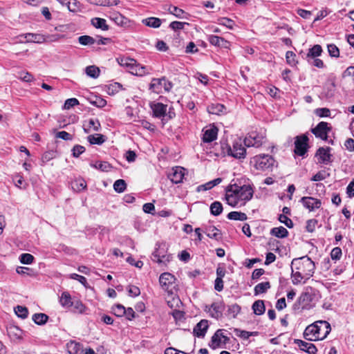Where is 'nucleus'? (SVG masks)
I'll list each match as a JSON object with an SVG mask.
<instances>
[{
  "label": "nucleus",
  "instance_id": "1",
  "mask_svg": "<svg viewBox=\"0 0 354 354\" xmlns=\"http://www.w3.org/2000/svg\"><path fill=\"white\" fill-rule=\"evenodd\" d=\"M253 193L254 191L250 185H230L226 189L225 199L227 204L232 207L244 205L252 198Z\"/></svg>",
  "mask_w": 354,
  "mask_h": 354
},
{
  "label": "nucleus",
  "instance_id": "2",
  "mask_svg": "<svg viewBox=\"0 0 354 354\" xmlns=\"http://www.w3.org/2000/svg\"><path fill=\"white\" fill-rule=\"evenodd\" d=\"M331 327L328 322L319 320L306 328L304 337L309 341L322 340L328 336Z\"/></svg>",
  "mask_w": 354,
  "mask_h": 354
},
{
  "label": "nucleus",
  "instance_id": "3",
  "mask_svg": "<svg viewBox=\"0 0 354 354\" xmlns=\"http://www.w3.org/2000/svg\"><path fill=\"white\" fill-rule=\"evenodd\" d=\"M291 268L299 270L302 274H304L306 279H308L314 274L315 265L310 258L304 256L294 259L291 262Z\"/></svg>",
  "mask_w": 354,
  "mask_h": 354
},
{
  "label": "nucleus",
  "instance_id": "4",
  "mask_svg": "<svg viewBox=\"0 0 354 354\" xmlns=\"http://www.w3.org/2000/svg\"><path fill=\"white\" fill-rule=\"evenodd\" d=\"M118 64L129 69V71L135 75L142 76L147 73V68L145 66H142L138 64L134 59L122 57L117 59Z\"/></svg>",
  "mask_w": 354,
  "mask_h": 354
},
{
  "label": "nucleus",
  "instance_id": "5",
  "mask_svg": "<svg viewBox=\"0 0 354 354\" xmlns=\"http://www.w3.org/2000/svg\"><path fill=\"white\" fill-rule=\"evenodd\" d=\"M252 162L257 169L262 171L272 169L275 163L274 159L267 154L255 156Z\"/></svg>",
  "mask_w": 354,
  "mask_h": 354
},
{
  "label": "nucleus",
  "instance_id": "6",
  "mask_svg": "<svg viewBox=\"0 0 354 354\" xmlns=\"http://www.w3.org/2000/svg\"><path fill=\"white\" fill-rule=\"evenodd\" d=\"M172 83L165 77L154 78L150 84V89L156 93H162L163 91L169 92L172 88Z\"/></svg>",
  "mask_w": 354,
  "mask_h": 354
},
{
  "label": "nucleus",
  "instance_id": "7",
  "mask_svg": "<svg viewBox=\"0 0 354 354\" xmlns=\"http://www.w3.org/2000/svg\"><path fill=\"white\" fill-rule=\"evenodd\" d=\"M266 142V137L257 132L249 133L243 140L244 145L247 147L259 148Z\"/></svg>",
  "mask_w": 354,
  "mask_h": 354
},
{
  "label": "nucleus",
  "instance_id": "8",
  "mask_svg": "<svg viewBox=\"0 0 354 354\" xmlns=\"http://www.w3.org/2000/svg\"><path fill=\"white\" fill-rule=\"evenodd\" d=\"M227 152L228 155L238 159L245 158L246 155V149L240 139L234 140L232 147L227 146Z\"/></svg>",
  "mask_w": 354,
  "mask_h": 354
},
{
  "label": "nucleus",
  "instance_id": "9",
  "mask_svg": "<svg viewBox=\"0 0 354 354\" xmlns=\"http://www.w3.org/2000/svg\"><path fill=\"white\" fill-rule=\"evenodd\" d=\"M175 280V277L169 272H164L161 274L159 278V282L161 288L169 295L173 294L172 290L174 288Z\"/></svg>",
  "mask_w": 354,
  "mask_h": 354
},
{
  "label": "nucleus",
  "instance_id": "10",
  "mask_svg": "<svg viewBox=\"0 0 354 354\" xmlns=\"http://www.w3.org/2000/svg\"><path fill=\"white\" fill-rule=\"evenodd\" d=\"M225 310V304L223 301L213 302L209 306H205V310L209 313L210 316L216 319L223 316V312Z\"/></svg>",
  "mask_w": 354,
  "mask_h": 354
},
{
  "label": "nucleus",
  "instance_id": "11",
  "mask_svg": "<svg viewBox=\"0 0 354 354\" xmlns=\"http://www.w3.org/2000/svg\"><path fill=\"white\" fill-rule=\"evenodd\" d=\"M308 138L306 135L298 136L295 141V153L298 156H304L308 149Z\"/></svg>",
  "mask_w": 354,
  "mask_h": 354
},
{
  "label": "nucleus",
  "instance_id": "12",
  "mask_svg": "<svg viewBox=\"0 0 354 354\" xmlns=\"http://www.w3.org/2000/svg\"><path fill=\"white\" fill-rule=\"evenodd\" d=\"M171 259V255L167 254L165 248H161L160 245L156 248L151 256V260L158 264H166L170 261Z\"/></svg>",
  "mask_w": 354,
  "mask_h": 354
},
{
  "label": "nucleus",
  "instance_id": "13",
  "mask_svg": "<svg viewBox=\"0 0 354 354\" xmlns=\"http://www.w3.org/2000/svg\"><path fill=\"white\" fill-rule=\"evenodd\" d=\"M17 39H19L17 41L19 43L35 42L41 44L46 41V38L44 35L35 33L22 34L19 35Z\"/></svg>",
  "mask_w": 354,
  "mask_h": 354
},
{
  "label": "nucleus",
  "instance_id": "14",
  "mask_svg": "<svg viewBox=\"0 0 354 354\" xmlns=\"http://www.w3.org/2000/svg\"><path fill=\"white\" fill-rule=\"evenodd\" d=\"M331 127L328 126V124L326 122H320L313 129H312V133L317 137L323 140H326L328 138V133L330 131Z\"/></svg>",
  "mask_w": 354,
  "mask_h": 354
},
{
  "label": "nucleus",
  "instance_id": "15",
  "mask_svg": "<svg viewBox=\"0 0 354 354\" xmlns=\"http://www.w3.org/2000/svg\"><path fill=\"white\" fill-rule=\"evenodd\" d=\"M330 147H319L315 156L318 159V162L323 165H328L332 162V154L330 153Z\"/></svg>",
  "mask_w": 354,
  "mask_h": 354
},
{
  "label": "nucleus",
  "instance_id": "16",
  "mask_svg": "<svg viewBox=\"0 0 354 354\" xmlns=\"http://www.w3.org/2000/svg\"><path fill=\"white\" fill-rule=\"evenodd\" d=\"M229 337L223 335V330L218 329L212 337V340L211 343L209 344V346L213 349H215L221 346L222 344H225L229 342Z\"/></svg>",
  "mask_w": 354,
  "mask_h": 354
},
{
  "label": "nucleus",
  "instance_id": "17",
  "mask_svg": "<svg viewBox=\"0 0 354 354\" xmlns=\"http://www.w3.org/2000/svg\"><path fill=\"white\" fill-rule=\"evenodd\" d=\"M300 201L304 207L310 212L319 209L322 205L320 200L310 196H304Z\"/></svg>",
  "mask_w": 354,
  "mask_h": 354
},
{
  "label": "nucleus",
  "instance_id": "18",
  "mask_svg": "<svg viewBox=\"0 0 354 354\" xmlns=\"http://www.w3.org/2000/svg\"><path fill=\"white\" fill-rule=\"evenodd\" d=\"M185 169L181 167H173L168 174V178L170 180L175 184L182 182Z\"/></svg>",
  "mask_w": 354,
  "mask_h": 354
},
{
  "label": "nucleus",
  "instance_id": "19",
  "mask_svg": "<svg viewBox=\"0 0 354 354\" xmlns=\"http://www.w3.org/2000/svg\"><path fill=\"white\" fill-rule=\"evenodd\" d=\"M203 141L204 142H211L217 138L218 129L214 125L203 129Z\"/></svg>",
  "mask_w": 354,
  "mask_h": 354
},
{
  "label": "nucleus",
  "instance_id": "20",
  "mask_svg": "<svg viewBox=\"0 0 354 354\" xmlns=\"http://www.w3.org/2000/svg\"><path fill=\"white\" fill-rule=\"evenodd\" d=\"M151 108L154 117L160 118L166 115L167 105L160 102H153L151 104Z\"/></svg>",
  "mask_w": 354,
  "mask_h": 354
},
{
  "label": "nucleus",
  "instance_id": "21",
  "mask_svg": "<svg viewBox=\"0 0 354 354\" xmlns=\"http://www.w3.org/2000/svg\"><path fill=\"white\" fill-rule=\"evenodd\" d=\"M207 39L212 45H214L215 46H218L224 48H229L230 46V44L228 41L218 36L211 35L208 36Z\"/></svg>",
  "mask_w": 354,
  "mask_h": 354
},
{
  "label": "nucleus",
  "instance_id": "22",
  "mask_svg": "<svg viewBox=\"0 0 354 354\" xmlns=\"http://www.w3.org/2000/svg\"><path fill=\"white\" fill-rule=\"evenodd\" d=\"M208 326V322L205 319H202L194 328V335L198 337H203L206 333Z\"/></svg>",
  "mask_w": 354,
  "mask_h": 354
},
{
  "label": "nucleus",
  "instance_id": "23",
  "mask_svg": "<svg viewBox=\"0 0 354 354\" xmlns=\"http://www.w3.org/2000/svg\"><path fill=\"white\" fill-rule=\"evenodd\" d=\"M296 344L298 345L301 350L306 351L309 354H315L317 351L316 346L313 343L297 339Z\"/></svg>",
  "mask_w": 354,
  "mask_h": 354
},
{
  "label": "nucleus",
  "instance_id": "24",
  "mask_svg": "<svg viewBox=\"0 0 354 354\" xmlns=\"http://www.w3.org/2000/svg\"><path fill=\"white\" fill-rule=\"evenodd\" d=\"M204 232L210 239H214L215 240H219L221 239V231L213 225L206 226L205 227Z\"/></svg>",
  "mask_w": 354,
  "mask_h": 354
},
{
  "label": "nucleus",
  "instance_id": "25",
  "mask_svg": "<svg viewBox=\"0 0 354 354\" xmlns=\"http://www.w3.org/2000/svg\"><path fill=\"white\" fill-rule=\"evenodd\" d=\"M322 53V46L319 44L314 45L312 48L308 50L306 54V59L307 62H310L312 59L317 58L321 55Z\"/></svg>",
  "mask_w": 354,
  "mask_h": 354
},
{
  "label": "nucleus",
  "instance_id": "26",
  "mask_svg": "<svg viewBox=\"0 0 354 354\" xmlns=\"http://www.w3.org/2000/svg\"><path fill=\"white\" fill-rule=\"evenodd\" d=\"M111 19L113 20L117 25L122 27L128 26L129 19L118 12H113L110 17Z\"/></svg>",
  "mask_w": 354,
  "mask_h": 354
},
{
  "label": "nucleus",
  "instance_id": "27",
  "mask_svg": "<svg viewBox=\"0 0 354 354\" xmlns=\"http://www.w3.org/2000/svg\"><path fill=\"white\" fill-rule=\"evenodd\" d=\"M73 298L68 292H64L59 299L60 304L65 308H69L72 306Z\"/></svg>",
  "mask_w": 354,
  "mask_h": 354
},
{
  "label": "nucleus",
  "instance_id": "28",
  "mask_svg": "<svg viewBox=\"0 0 354 354\" xmlns=\"http://www.w3.org/2000/svg\"><path fill=\"white\" fill-rule=\"evenodd\" d=\"M311 295L308 292L302 293L298 299L299 304L301 306V309L309 308V302L311 301Z\"/></svg>",
  "mask_w": 354,
  "mask_h": 354
},
{
  "label": "nucleus",
  "instance_id": "29",
  "mask_svg": "<svg viewBox=\"0 0 354 354\" xmlns=\"http://www.w3.org/2000/svg\"><path fill=\"white\" fill-rule=\"evenodd\" d=\"M91 24L96 28H100L102 30H109V26L104 19L95 17L91 19Z\"/></svg>",
  "mask_w": 354,
  "mask_h": 354
},
{
  "label": "nucleus",
  "instance_id": "30",
  "mask_svg": "<svg viewBox=\"0 0 354 354\" xmlns=\"http://www.w3.org/2000/svg\"><path fill=\"white\" fill-rule=\"evenodd\" d=\"M207 110L211 114L219 115L225 113L226 108L221 104H212L207 107Z\"/></svg>",
  "mask_w": 354,
  "mask_h": 354
},
{
  "label": "nucleus",
  "instance_id": "31",
  "mask_svg": "<svg viewBox=\"0 0 354 354\" xmlns=\"http://www.w3.org/2000/svg\"><path fill=\"white\" fill-rule=\"evenodd\" d=\"M252 308L257 315H261L265 313L266 308L263 300H257L252 304Z\"/></svg>",
  "mask_w": 354,
  "mask_h": 354
},
{
  "label": "nucleus",
  "instance_id": "32",
  "mask_svg": "<svg viewBox=\"0 0 354 354\" xmlns=\"http://www.w3.org/2000/svg\"><path fill=\"white\" fill-rule=\"evenodd\" d=\"M270 234L277 238L283 239L288 236V232L285 227L280 226L273 227L270 231Z\"/></svg>",
  "mask_w": 354,
  "mask_h": 354
},
{
  "label": "nucleus",
  "instance_id": "33",
  "mask_svg": "<svg viewBox=\"0 0 354 354\" xmlns=\"http://www.w3.org/2000/svg\"><path fill=\"white\" fill-rule=\"evenodd\" d=\"M142 23L147 26L157 28L161 25V19L157 17H148L143 19Z\"/></svg>",
  "mask_w": 354,
  "mask_h": 354
},
{
  "label": "nucleus",
  "instance_id": "34",
  "mask_svg": "<svg viewBox=\"0 0 354 354\" xmlns=\"http://www.w3.org/2000/svg\"><path fill=\"white\" fill-rule=\"evenodd\" d=\"M71 308H73L72 310L73 313L79 314L84 313L86 309V307L82 302L80 299L75 298H73V301Z\"/></svg>",
  "mask_w": 354,
  "mask_h": 354
},
{
  "label": "nucleus",
  "instance_id": "35",
  "mask_svg": "<svg viewBox=\"0 0 354 354\" xmlns=\"http://www.w3.org/2000/svg\"><path fill=\"white\" fill-rule=\"evenodd\" d=\"M292 281L294 285H297L301 282L303 279H306L304 274H302L299 270L291 268Z\"/></svg>",
  "mask_w": 354,
  "mask_h": 354
},
{
  "label": "nucleus",
  "instance_id": "36",
  "mask_svg": "<svg viewBox=\"0 0 354 354\" xmlns=\"http://www.w3.org/2000/svg\"><path fill=\"white\" fill-rule=\"evenodd\" d=\"M227 217L230 220H234V221H246L248 218V216L246 214L241 212H231L227 215Z\"/></svg>",
  "mask_w": 354,
  "mask_h": 354
},
{
  "label": "nucleus",
  "instance_id": "37",
  "mask_svg": "<svg viewBox=\"0 0 354 354\" xmlns=\"http://www.w3.org/2000/svg\"><path fill=\"white\" fill-rule=\"evenodd\" d=\"M86 74L93 79H96L99 77L100 73V70L98 67L95 65L88 66L85 68Z\"/></svg>",
  "mask_w": 354,
  "mask_h": 354
},
{
  "label": "nucleus",
  "instance_id": "38",
  "mask_svg": "<svg viewBox=\"0 0 354 354\" xmlns=\"http://www.w3.org/2000/svg\"><path fill=\"white\" fill-rule=\"evenodd\" d=\"M270 288V283L268 281L259 283L255 286L254 292V295H257L266 292Z\"/></svg>",
  "mask_w": 354,
  "mask_h": 354
},
{
  "label": "nucleus",
  "instance_id": "39",
  "mask_svg": "<svg viewBox=\"0 0 354 354\" xmlns=\"http://www.w3.org/2000/svg\"><path fill=\"white\" fill-rule=\"evenodd\" d=\"M88 140L92 145H102L105 142V138L103 135L97 133L88 136Z\"/></svg>",
  "mask_w": 354,
  "mask_h": 354
},
{
  "label": "nucleus",
  "instance_id": "40",
  "mask_svg": "<svg viewBox=\"0 0 354 354\" xmlns=\"http://www.w3.org/2000/svg\"><path fill=\"white\" fill-rule=\"evenodd\" d=\"M71 187L75 192H80L86 187V183L83 179H77L71 183Z\"/></svg>",
  "mask_w": 354,
  "mask_h": 354
},
{
  "label": "nucleus",
  "instance_id": "41",
  "mask_svg": "<svg viewBox=\"0 0 354 354\" xmlns=\"http://www.w3.org/2000/svg\"><path fill=\"white\" fill-rule=\"evenodd\" d=\"M48 316L44 313H35L32 315V320L37 325H43L48 321Z\"/></svg>",
  "mask_w": 354,
  "mask_h": 354
},
{
  "label": "nucleus",
  "instance_id": "42",
  "mask_svg": "<svg viewBox=\"0 0 354 354\" xmlns=\"http://www.w3.org/2000/svg\"><path fill=\"white\" fill-rule=\"evenodd\" d=\"M223 212V205L218 201H214L210 205V212L214 216H218Z\"/></svg>",
  "mask_w": 354,
  "mask_h": 354
},
{
  "label": "nucleus",
  "instance_id": "43",
  "mask_svg": "<svg viewBox=\"0 0 354 354\" xmlns=\"http://www.w3.org/2000/svg\"><path fill=\"white\" fill-rule=\"evenodd\" d=\"M78 41L81 45L83 46H91L96 42V40L88 35H82L79 37Z\"/></svg>",
  "mask_w": 354,
  "mask_h": 354
},
{
  "label": "nucleus",
  "instance_id": "44",
  "mask_svg": "<svg viewBox=\"0 0 354 354\" xmlns=\"http://www.w3.org/2000/svg\"><path fill=\"white\" fill-rule=\"evenodd\" d=\"M127 187L125 181L122 179L117 180L113 184L114 190L118 193L123 192Z\"/></svg>",
  "mask_w": 354,
  "mask_h": 354
},
{
  "label": "nucleus",
  "instance_id": "45",
  "mask_svg": "<svg viewBox=\"0 0 354 354\" xmlns=\"http://www.w3.org/2000/svg\"><path fill=\"white\" fill-rule=\"evenodd\" d=\"M15 314L22 319L26 318L28 315V310L26 307L22 306H17L15 308Z\"/></svg>",
  "mask_w": 354,
  "mask_h": 354
},
{
  "label": "nucleus",
  "instance_id": "46",
  "mask_svg": "<svg viewBox=\"0 0 354 354\" xmlns=\"http://www.w3.org/2000/svg\"><path fill=\"white\" fill-rule=\"evenodd\" d=\"M67 8L71 12H78L80 10V3L77 0H69V1L67 2Z\"/></svg>",
  "mask_w": 354,
  "mask_h": 354
},
{
  "label": "nucleus",
  "instance_id": "47",
  "mask_svg": "<svg viewBox=\"0 0 354 354\" xmlns=\"http://www.w3.org/2000/svg\"><path fill=\"white\" fill-rule=\"evenodd\" d=\"M169 11L171 14L175 15L176 17L179 19H185L186 18L184 15L185 12L182 9L176 7V6H171L169 8Z\"/></svg>",
  "mask_w": 354,
  "mask_h": 354
},
{
  "label": "nucleus",
  "instance_id": "48",
  "mask_svg": "<svg viewBox=\"0 0 354 354\" xmlns=\"http://www.w3.org/2000/svg\"><path fill=\"white\" fill-rule=\"evenodd\" d=\"M112 312L117 317H122L126 313V308L122 304H117L112 307Z\"/></svg>",
  "mask_w": 354,
  "mask_h": 354
},
{
  "label": "nucleus",
  "instance_id": "49",
  "mask_svg": "<svg viewBox=\"0 0 354 354\" xmlns=\"http://www.w3.org/2000/svg\"><path fill=\"white\" fill-rule=\"evenodd\" d=\"M34 259V257L28 253H24L21 254L19 257L20 262L23 264H31L33 262Z\"/></svg>",
  "mask_w": 354,
  "mask_h": 354
},
{
  "label": "nucleus",
  "instance_id": "50",
  "mask_svg": "<svg viewBox=\"0 0 354 354\" xmlns=\"http://www.w3.org/2000/svg\"><path fill=\"white\" fill-rule=\"evenodd\" d=\"M220 25L224 26L227 28L232 30L234 28V22L227 17H222L218 19Z\"/></svg>",
  "mask_w": 354,
  "mask_h": 354
},
{
  "label": "nucleus",
  "instance_id": "51",
  "mask_svg": "<svg viewBox=\"0 0 354 354\" xmlns=\"http://www.w3.org/2000/svg\"><path fill=\"white\" fill-rule=\"evenodd\" d=\"M240 311L241 307L236 304L230 306L227 310L228 314L231 315L233 318H235L237 316V315L240 313Z\"/></svg>",
  "mask_w": 354,
  "mask_h": 354
},
{
  "label": "nucleus",
  "instance_id": "52",
  "mask_svg": "<svg viewBox=\"0 0 354 354\" xmlns=\"http://www.w3.org/2000/svg\"><path fill=\"white\" fill-rule=\"evenodd\" d=\"M18 78L26 82H30L34 80L33 76L28 72L21 71L18 73Z\"/></svg>",
  "mask_w": 354,
  "mask_h": 354
},
{
  "label": "nucleus",
  "instance_id": "53",
  "mask_svg": "<svg viewBox=\"0 0 354 354\" xmlns=\"http://www.w3.org/2000/svg\"><path fill=\"white\" fill-rule=\"evenodd\" d=\"M328 51L331 57H338L339 56V50L336 45L333 44L327 46Z\"/></svg>",
  "mask_w": 354,
  "mask_h": 354
},
{
  "label": "nucleus",
  "instance_id": "54",
  "mask_svg": "<svg viewBox=\"0 0 354 354\" xmlns=\"http://www.w3.org/2000/svg\"><path fill=\"white\" fill-rule=\"evenodd\" d=\"M119 3V0H98L96 5L101 6H113L118 5Z\"/></svg>",
  "mask_w": 354,
  "mask_h": 354
},
{
  "label": "nucleus",
  "instance_id": "55",
  "mask_svg": "<svg viewBox=\"0 0 354 354\" xmlns=\"http://www.w3.org/2000/svg\"><path fill=\"white\" fill-rule=\"evenodd\" d=\"M90 102L93 105L99 108H102L106 104V101L101 97H95V100H91Z\"/></svg>",
  "mask_w": 354,
  "mask_h": 354
},
{
  "label": "nucleus",
  "instance_id": "56",
  "mask_svg": "<svg viewBox=\"0 0 354 354\" xmlns=\"http://www.w3.org/2000/svg\"><path fill=\"white\" fill-rule=\"evenodd\" d=\"M56 156V152L55 151H46L41 157V160L43 162H47L50 160L53 159Z\"/></svg>",
  "mask_w": 354,
  "mask_h": 354
},
{
  "label": "nucleus",
  "instance_id": "57",
  "mask_svg": "<svg viewBox=\"0 0 354 354\" xmlns=\"http://www.w3.org/2000/svg\"><path fill=\"white\" fill-rule=\"evenodd\" d=\"M279 221L283 223L288 228H292L293 227V223L290 218H289L286 215L280 214L279 216Z\"/></svg>",
  "mask_w": 354,
  "mask_h": 354
},
{
  "label": "nucleus",
  "instance_id": "58",
  "mask_svg": "<svg viewBox=\"0 0 354 354\" xmlns=\"http://www.w3.org/2000/svg\"><path fill=\"white\" fill-rule=\"evenodd\" d=\"M317 223V220L314 218L308 220L306 226V231L308 232H313L315 230Z\"/></svg>",
  "mask_w": 354,
  "mask_h": 354
},
{
  "label": "nucleus",
  "instance_id": "59",
  "mask_svg": "<svg viewBox=\"0 0 354 354\" xmlns=\"http://www.w3.org/2000/svg\"><path fill=\"white\" fill-rule=\"evenodd\" d=\"M92 166L102 171H107L111 167L110 165L107 162H97Z\"/></svg>",
  "mask_w": 354,
  "mask_h": 354
},
{
  "label": "nucleus",
  "instance_id": "60",
  "mask_svg": "<svg viewBox=\"0 0 354 354\" xmlns=\"http://www.w3.org/2000/svg\"><path fill=\"white\" fill-rule=\"evenodd\" d=\"M167 304L171 309H176L181 304V301L178 297H172L171 299L167 300Z\"/></svg>",
  "mask_w": 354,
  "mask_h": 354
},
{
  "label": "nucleus",
  "instance_id": "61",
  "mask_svg": "<svg viewBox=\"0 0 354 354\" xmlns=\"http://www.w3.org/2000/svg\"><path fill=\"white\" fill-rule=\"evenodd\" d=\"M315 113L320 118L328 117L330 116V111L328 108H319L315 109Z\"/></svg>",
  "mask_w": 354,
  "mask_h": 354
},
{
  "label": "nucleus",
  "instance_id": "62",
  "mask_svg": "<svg viewBox=\"0 0 354 354\" xmlns=\"http://www.w3.org/2000/svg\"><path fill=\"white\" fill-rule=\"evenodd\" d=\"M77 104H79V101L76 98H69L65 101L64 109H70Z\"/></svg>",
  "mask_w": 354,
  "mask_h": 354
},
{
  "label": "nucleus",
  "instance_id": "63",
  "mask_svg": "<svg viewBox=\"0 0 354 354\" xmlns=\"http://www.w3.org/2000/svg\"><path fill=\"white\" fill-rule=\"evenodd\" d=\"M286 58L288 64L292 66L296 64V55L292 51H288L286 54Z\"/></svg>",
  "mask_w": 354,
  "mask_h": 354
},
{
  "label": "nucleus",
  "instance_id": "64",
  "mask_svg": "<svg viewBox=\"0 0 354 354\" xmlns=\"http://www.w3.org/2000/svg\"><path fill=\"white\" fill-rule=\"evenodd\" d=\"M72 151L73 156L77 158L85 151V148L82 145H77L73 147Z\"/></svg>",
  "mask_w": 354,
  "mask_h": 354
}]
</instances>
